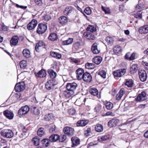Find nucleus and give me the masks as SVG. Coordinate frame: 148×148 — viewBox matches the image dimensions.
I'll use <instances>...</instances> for the list:
<instances>
[{
	"mask_svg": "<svg viewBox=\"0 0 148 148\" xmlns=\"http://www.w3.org/2000/svg\"><path fill=\"white\" fill-rule=\"evenodd\" d=\"M147 99V97L145 92L143 91L137 95L136 97L134 99V100L136 101L140 102L146 100Z\"/></svg>",
	"mask_w": 148,
	"mask_h": 148,
	"instance_id": "20e7f679",
	"label": "nucleus"
},
{
	"mask_svg": "<svg viewBox=\"0 0 148 148\" xmlns=\"http://www.w3.org/2000/svg\"><path fill=\"white\" fill-rule=\"evenodd\" d=\"M76 77L78 79H82L85 73L84 70L81 68H79L76 71Z\"/></svg>",
	"mask_w": 148,
	"mask_h": 148,
	"instance_id": "f8f14e48",
	"label": "nucleus"
},
{
	"mask_svg": "<svg viewBox=\"0 0 148 148\" xmlns=\"http://www.w3.org/2000/svg\"><path fill=\"white\" fill-rule=\"evenodd\" d=\"M40 139L37 137H34L32 140V141L34 144L35 146H38L39 145Z\"/></svg>",
	"mask_w": 148,
	"mask_h": 148,
	"instance_id": "37998d69",
	"label": "nucleus"
},
{
	"mask_svg": "<svg viewBox=\"0 0 148 148\" xmlns=\"http://www.w3.org/2000/svg\"><path fill=\"white\" fill-rule=\"evenodd\" d=\"M82 44L80 42H74L72 46V49L74 51H77L81 48Z\"/></svg>",
	"mask_w": 148,
	"mask_h": 148,
	"instance_id": "412c9836",
	"label": "nucleus"
},
{
	"mask_svg": "<svg viewBox=\"0 0 148 148\" xmlns=\"http://www.w3.org/2000/svg\"><path fill=\"white\" fill-rule=\"evenodd\" d=\"M55 79H51L47 82L45 84L46 88L49 90L54 88L56 85Z\"/></svg>",
	"mask_w": 148,
	"mask_h": 148,
	"instance_id": "6e6552de",
	"label": "nucleus"
},
{
	"mask_svg": "<svg viewBox=\"0 0 148 148\" xmlns=\"http://www.w3.org/2000/svg\"><path fill=\"white\" fill-rule=\"evenodd\" d=\"M73 41V39L69 38L67 40L63 41V44L64 45H68L72 44Z\"/></svg>",
	"mask_w": 148,
	"mask_h": 148,
	"instance_id": "ea45409f",
	"label": "nucleus"
},
{
	"mask_svg": "<svg viewBox=\"0 0 148 148\" xmlns=\"http://www.w3.org/2000/svg\"><path fill=\"white\" fill-rule=\"evenodd\" d=\"M41 142L43 147H47L49 145L50 143L48 139L47 138H44L42 139Z\"/></svg>",
	"mask_w": 148,
	"mask_h": 148,
	"instance_id": "58836bf2",
	"label": "nucleus"
},
{
	"mask_svg": "<svg viewBox=\"0 0 148 148\" xmlns=\"http://www.w3.org/2000/svg\"><path fill=\"white\" fill-rule=\"evenodd\" d=\"M47 29V25L43 23H39L36 32L39 34H42L45 33Z\"/></svg>",
	"mask_w": 148,
	"mask_h": 148,
	"instance_id": "7ed1b4c3",
	"label": "nucleus"
},
{
	"mask_svg": "<svg viewBox=\"0 0 148 148\" xmlns=\"http://www.w3.org/2000/svg\"><path fill=\"white\" fill-rule=\"evenodd\" d=\"M35 74L36 76L40 78L45 77L46 75V71L44 69H42L38 73L35 72Z\"/></svg>",
	"mask_w": 148,
	"mask_h": 148,
	"instance_id": "6ab92c4d",
	"label": "nucleus"
},
{
	"mask_svg": "<svg viewBox=\"0 0 148 148\" xmlns=\"http://www.w3.org/2000/svg\"><path fill=\"white\" fill-rule=\"evenodd\" d=\"M84 34L86 38L89 40H93L95 38V36L92 33L86 32L84 33Z\"/></svg>",
	"mask_w": 148,
	"mask_h": 148,
	"instance_id": "393cba45",
	"label": "nucleus"
},
{
	"mask_svg": "<svg viewBox=\"0 0 148 148\" xmlns=\"http://www.w3.org/2000/svg\"><path fill=\"white\" fill-rule=\"evenodd\" d=\"M142 64L145 69L148 70V63L146 62H143Z\"/></svg>",
	"mask_w": 148,
	"mask_h": 148,
	"instance_id": "69168bd1",
	"label": "nucleus"
},
{
	"mask_svg": "<svg viewBox=\"0 0 148 148\" xmlns=\"http://www.w3.org/2000/svg\"><path fill=\"white\" fill-rule=\"evenodd\" d=\"M19 40V38L17 36H12L10 40V44L11 46H15L17 44Z\"/></svg>",
	"mask_w": 148,
	"mask_h": 148,
	"instance_id": "f3484780",
	"label": "nucleus"
},
{
	"mask_svg": "<svg viewBox=\"0 0 148 148\" xmlns=\"http://www.w3.org/2000/svg\"><path fill=\"white\" fill-rule=\"evenodd\" d=\"M135 54L134 53H132L131 55L130 54V59H129V60H134L135 59Z\"/></svg>",
	"mask_w": 148,
	"mask_h": 148,
	"instance_id": "e2e57ef3",
	"label": "nucleus"
},
{
	"mask_svg": "<svg viewBox=\"0 0 148 148\" xmlns=\"http://www.w3.org/2000/svg\"><path fill=\"white\" fill-rule=\"evenodd\" d=\"M31 110L32 113L35 115H39L40 113L39 109L35 106H32L31 108Z\"/></svg>",
	"mask_w": 148,
	"mask_h": 148,
	"instance_id": "a211bd4d",
	"label": "nucleus"
},
{
	"mask_svg": "<svg viewBox=\"0 0 148 148\" xmlns=\"http://www.w3.org/2000/svg\"><path fill=\"white\" fill-rule=\"evenodd\" d=\"M125 85L128 87H132L133 85V82L132 80L129 79L127 80L125 82Z\"/></svg>",
	"mask_w": 148,
	"mask_h": 148,
	"instance_id": "09e8293b",
	"label": "nucleus"
},
{
	"mask_svg": "<svg viewBox=\"0 0 148 148\" xmlns=\"http://www.w3.org/2000/svg\"><path fill=\"white\" fill-rule=\"evenodd\" d=\"M23 56L26 58L30 57V51L27 49H25L23 51Z\"/></svg>",
	"mask_w": 148,
	"mask_h": 148,
	"instance_id": "2f4dec72",
	"label": "nucleus"
},
{
	"mask_svg": "<svg viewBox=\"0 0 148 148\" xmlns=\"http://www.w3.org/2000/svg\"><path fill=\"white\" fill-rule=\"evenodd\" d=\"M19 137L21 138H25L26 137L25 133L23 132L19 134Z\"/></svg>",
	"mask_w": 148,
	"mask_h": 148,
	"instance_id": "0e129e2a",
	"label": "nucleus"
},
{
	"mask_svg": "<svg viewBox=\"0 0 148 148\" xmlns=\"http://www.w3.org/2000/svg\"><path fill=\"white\" fill-rule=\"evenodd\" d=\"M88 123L87 120H81L78 121L77 123V126L79 127H84Z\"/></svg>",
	"mask_w": 148,
	"mask_h": 148,
	"instance_id": "4be33fe9",
	"label": "nucleus"
},
{
	"mask_svg": "<svg viewBox=\"0 0 148 148\" xmlns=\"http://www.w3.org/2000/svg\"><path fill=\"white\" fill-rule=\"evenodd\" d=\"M48 39L52 41H54L56 40V33H51L50 34L48 37Z\"/></svg>",
	"mask_w": 148,
	"mask_h": 148,
	"instance_id": "c03bdc74",
	"label": "nucleus"
},
{
	"mask_svg": "<svg viewBox=\"0 0 148 148\" xmlns=\"http://www.w3.org/2000/svg\"><path fill=\"white\" fill-rule=\"evenodd\" d=\"M58 21L60 24L64 25L67 22L68 19L66 17L62 16L59 18Z\"/></svg>",
	"mask_w": 148,
	"mask_h": 148,
	"instance_id": "cd10ccee",
	"label": "nucleus"
},
{
	"mask_svg": "<svg viewBox=\"0 0 148 148\" xmlns=\"http://www.w3.org/2000/svg\"><path fill=\"white\" fill-rule=\"evenodd\" d=\"M89 92L92 95L94 96L97 95L98 94V91L97 89L94 88H91Z\"/></svg>",
	"mask_w": 148,
	"mask_h": 148,
	"instance_id": "a19ab883",
	"label": "nucleus"
},
{
	"mask_svg": "<svg viewBox=\"0 0 148 148\" xmlns=\"http://www.w3.org/2000/svg\"><path fill=\"white\" fill-rule=\"evenodd\" d=\"M20 68L21 69H25L27 66V63L25 60H22L19 63Z\"/></svg>",
	"mask_w": 148,
	"mask_h": 148,
	"instance_id": "49530a36",
	"label": "nucleus"
},
{
	"mask_svg": "<svg viewBox=\"0 0 148 148\" xmlns=\"http://www.w3.org/2000/svg\"><path fill=\"white\" fill-rule=\"evenodd\" d=\"M82 79L85 82H90L92 80V77L89 73L86 72L84 73V75H83Z\"/></svg>",
	"mask_w": 148,
	"mask_h": 148,
	"instance_id": "2eb2a0df",
	"label": "nucleus"
},
{
	"mask_svg": "<svg viewBox=\"0 0 148 148\" xmlns=\"http://www.w3.org/2000/svg\"><path fill=\"white\" fill-rule=\"evenodd\" d=\"M44 18L45 21H48L51 19V17L48 15H46L45 16Z\"/></svg>",
	"mask_w": 148,
	"mask_h": 148,
	"instance_id": "774afa93",
	"label": "nucleus"
},
{
	"mask_svg": "<svg viewBox=\"0 0 148 148\" xmlns=\"http://www.w3.org/2000/svg\"><path fill=\"white\" fill-rule=\"evenodd\" d=\"M110 138V136L108 134L104 135L100 137L99 139H101V141H103L107 140L109 139Z\"/></svg>",
	"mask_w": 148,
	"mask_h": 148,
	"instance_id": "3c124183",
	"label": "nucleus"
},
{
	"mask_svg": "<svg viewBox=\"0 0 148 148\" xmlns=\"http://www.w3.org/2000/svg\"><path fill=\"white\" fill-rule=\"evenodd\" d=\"M91 132V130L90 128H88L87 129V130H85L84 134L86 136H87L89 135V133Z\"/></svg>",
	"mask_w": 148,
	"mask_h": 148,
	"instance_id": "052dcab7",
	"label": "nucleus"
},
{
	"mask_svg": "<svg viewBox=\"0 0 148 148\" xmlns=\"http://www.w3.org/2000/svg\"><path fill=\"white\" fill-rule=\"evenodd\" d=\"M1 135L3 137L10 138L14 136V133L12 131L9 129H5L1 132Z\"/></svg>",
	"mask_w": 148,
	"mask_h": 148,
	"instance_id": "f03ea898",
	"label": "nucleus"
},
{
	"mask_svg": "<svg viewBox=\"0 0 148 148\" xmlns=\"http://www.w3.org/2000/svg\"><path fill=\"white\" fill-rule=\"evenodd\" d=\"M114 38L111 36H108L105 38V40L109 45H111L113 43Z\"/></svg>",
	"mask_w": 148,
	"mask_h": 148,
	"instance_id": "f704fd0d",
	"label": "nucleus"
},
{
	"mask_svg": "<svg viewBox=\"0 0 148 148\" xmlns=\"http://www.w3.org/2000/svg\"><path fill=\"white\" fill-rule=\"evenodd\" d=\"M98 44L97 43H94L91 47V50L92 52L95 54H97L100 52V50L98 48Z\"/></svg>",
	"mask_w": 148,
	"mask_h": 148,
	"instance_id": "dca6fc26",
	"label": "nucleus"
},
{
	"mask_svg": "<svg viewBox=\"0 0 148 148\" xmlns=\"http://www.w3.org/2000/svg\"><path fill=\"white\" fill-rule=\"evenodd\" d=\"M53 118L52 114H46L44 117V120L47 121H49L52 120Z\"/></svg>",
	"mask_w": 148,
	"mask_h": 148,
	"instance_id": "e433bc0d",
	"label": "nucleus"
},
{
	"mask_svg": "<svg viewBox=\"0 0 148 148\" xmlns=\"http://www.w3.org/2000/svg\"><path fill=\"white\" fill-rule=\"evenodd\" d=\"M34 2L37 6H41L43 3L42 0H34Z\"/></svg>",
	"mask_w": 148,
	"mask_h": 148,
	"instance_id": "603ef678",
	"label": "nucleus"
},
{
	"mask_svg": "<svg viewBox=\"0 0 148 148\" xmlns=\"http://www.w3.org/2000/svg\"><path fill=\"white\" fill-rule=\"evenodd\" d=\"M142 12L140 11H139L136 14L134 15V17L136 18L140 19L142 18Z\"/></svg>",
	"mask_w": 148,
	"mask_h": 148,
	"instance_id": "4d7b16f0",
	"label": "nucleus"
},
{
	"mask_svg": "<svg viewBox=\"0 0 148 148\" xmlns=\"http://www.w3.org/2000/svg\"><path fill=\"white\" fill-rule=\"evenodd\" d=\"M84 12L88 15H90L91 13V10L90 7H87L84 10Z\"/></svg>",
	"mask_w": 148,
	"mask_h": 148,
	"instance_id": "6e6d98bb",
	"label": "nucleus"
},
{
	"mask_svg": "<svg viewBox=\"0 0 148 148\" xmlns=\"http://www.w3.org/2000/svg\"><path fill=\"white\" fill-rule=\"evenodd\" d=\"M138 32L141 34H145L148 33V25H146L140 27Z\"/></svg>",
	"mask_w": 148,
	"mask_h": 148,
	"instance_id": "4468645a",
	"label": "nucleus"
},
{
	"mask_svg": "<svg viewBox=\"0 0 148 148\" xmlns=\"http://www.w3.org/2000/svg\"><path fill=\"white\" fill-rule=\"evenodd\" d=\"M55 134L51 135L49 138V140L51 142H54L56 141L55 139Z\"/></svg>",
	"mask_w": 148,
	"mask_h": 148,
	"instance_id": "680f3d73",
	"label": "nucleus"
},
{
	"mask_svg": "<svg viewBox=\"0 0 148 148\" xmlns=\"http://www.w3.org/2000/svg\"><path fill=\"white\" fill-rule=\"evenodd\" d=\"M125 93V89L123 88H122L120 89L119 93L116 96V100H119L121 99L122 96Z\"/></svg>",
	"mask_w": 148,
	"mask_h": 148,
	"instance_id": "a878e982",
	"label": "nucleus"
},
{
	"mask_svg": "<svg viewBox=\"0 0 148 148\" xmlns=\"http://www.w3.org/2000/svg\"><path fill=\"white\" fill-rule=\"evenodd\" d=\"M98 74L103 78L106 77V72L104 71H100L98 73Z\"/></svg>",
	"mask_w": 148,
	"mask_h": 148,
	"instance_id": "864d4df0",
	"label": "nucleus"
},
{
	"mask_svg": "<svg viewBox=\"0 0 148 148\" xmlns=\"http://www.w3.org/2000/svg\"><path fill=\"white\" fill-rule=\"evenodd\" d=\"M25 84L23 82H20L16 84L15 87V89L17 92H21L25 88Z\"/></svg>",
	"mask_w": 148,
	"mask_h": 148,
	"instance_id": "423d86ee",
	"label": "nucleus"
},
{
	"mask_svg": "<svg viewBox=\"0 0 148 148\" xmlns=\"http://www.w3.org/2000/svg\"><path fill=\"white\" fill-rule=\"evenodd\" d=\"M44 44V43L42 41H40L38 43H37L35 47L36 51L39 52V49H40V48L42 47H43Z\"/></svg>",
	"mask_w": 148,
	"mask_h": 148,
	"instance_id": "473e14b6",
	"label": "nucleus"
},
{
	"mask_svg": "<svg viewBox=\"0 0 148 148\" xmlns=\"http://www.w3.org/2000/svg\"><path fill=\"white\" fill-rule=\"evenodd\" d=\"M101 105L98 104L97 105L95 108V112H98L101 109Z\"/></svg>",
	"mask_w": 148,
	"mask_h": 148,
	"instance_id": "bf43d9fd",
	"label": "nucleus"
},
{
	"mask_svg": "<svg viewBox=\"0 0 148 148\" xmlns=\"http://www.w3.org/2000/svg\"><path fill=\"white\" fill-rule=\"evenodd\" d=\"M138 69V65L137 64L132 65L130 68V71L132 74H133L136 72Z\"/></svg>",
	"mask_w": 148,
	"mask_h": 148,
	"instance_id": "c9c22d12",
	"label": "nucleus"
},
{
	"mask_svg": "<svg viewBox=\"0 0 148 148\" xmlns=\"http://www.w3.org/2000/svg\"><path fill=\"white\" fill-rule=\"evenodd\" d=\"M73 10V8L71 6H68L65 8L63 12L64 15H68L72 12Z\"/></svg>",
	"mask_w": 148,
	"mask_h": 148,
	"instance_id": "c756f323",
	"label": "nucleus"
},
{
	"mask_svg": "<svg viewBox=\"0 0 148 148\" xmlns=\"http://www.w3.org/2000/svg\"><path fill=\"white\" fill-rule=\"evenodd\" d=\"M105 106L106 108L108 110L111 109L113 107V104L111 102H107L105 104Z\"/></svg>",
	"mask_w": 148,
	"mask_h": 148,
	"instance_id": "8fccbe9b",
	"label": "nucleus"
},
{
	"mask_svg": "<svg viewBox=\"0 0 148 148\" xmlns=\"http://www.w3.org/2000/svg\"><path fill=\"white\" fill-rule=\"evenodd\" d=\"M114 51L116 53H119L121 51V48L119 46H117L114 48Z\"/></svg>",
	"mask_w": 148,
	"mask_h": 148,
	"instance_id": "de8ad7c7",
	"label": "nucleus"
},
{
	"mask_svg": "<svg viewBox=\"0 0 148 148\" xmlns=\"http://www.w3.org/2000/svg\"><path fill=\"white\" fill-rule=\"evenodd\" d=\"M102 60V58L99 56H97L94 57L93 60V62L96 64H99Z\"/></svg>",
	"mask_w": 148,
	"mask_h": 148,
	"instance_id": "7c9ffc66",
	"label": "nucleus"
},
{
	"mask_svg": "<svg viewBox=\"0 0 148 148\" xmlns=\"http://www.w3.org/2000/svg\"><path fill=\"white\" fill-rule=\"evenodd\" d=\"M85 67L86 69H92L95 68V65L94 64L92 63H88L86 64Z\"/></svg>",
	"mask_w": 148,
	"mask_h": 148,
	"instance_id": "79ce46f5",
	"label": "nucleus"
},
{
	"mask_svg": "<svg viewBox=\"0 0 148 148\" xmlns=\"http://www.w3.org/2000/svg\"><path fill=\"white\" fill-rule=\"evenodd\" d=\"M68 112L70 115H73L75 114V111L74 108H72L69 110Z\"/></svg>",
	"mask_w": 148,
	"mask_h": 148,
	"instance_id": "13d9d810",
	"label": "nucleus"
},
{
	"mask_svg": "<svg viewBox=\"0 0 148 148\" xmlns=\"http://www.w3.org/2000/svg\"><path fill=\"white\" fill-rule=\"evenodd\" d=\"M37 134L38 136L42 137L45 134V132L44 129L43 127L39 128L37 131Z\"/></svg>",
	"mask_w": 148,
	"mask_h": 148,
	"instance_id": "72a5a7b5",
	"label": "nucleus"
},
{
	"mask_svg": "<svg viewBox=\"0 0 148 148\" xmlns=\"http://www.w3.org/2000/svg\"><path fill=\"white\" fill-rule=\"evenodd\" d=\"M56 142L59 140V142H62L66 138V136L65 134L61 135L60 136L56 134Z\"/></svg>",
	"mask_w": 148,
	"mask_h": 148,
	"instance_id": "bb28decb",
	"label": "nucleus"
},
{
	"mask_svg": "<svg viewBox=\"0 0 148 148\" xmlns=\"http://www.w3.org/2000/svg\"><path fill=\"white\" fill-rule=\"evenodd\" d=\"M71 140L73 144L72 147H75L79 144L80 140L77 137H73Z\"/></svg>",
	"mask_w": 148,
	"mask_h": 148,
	"instance_id": "b1692460",
	"label": "nucleus"
},
{
	"mask_svg": "<svg viewBox=\"0 0 148 148\" xmlns=\"http://www.w3.org/2000/svg\"><path fill=\"white\" fill-rule=\"evenodd\" d=\"M56 65L54 64L52 66L50 69H48L47 72L49 74L50 77L52 79H55L56 77V72H55L54 69L56 68Z\"/></svg>",
	"mask_w": 148,
	"mask_h": 148,
	"instance_id": "9d476101",
	"label": "nucleus"
},
{
	"mask_svg": "<svg viewBox=\"0 0 148 148\" xmlns=\"http://www.w3.org/2000/svg\"><path fill=\"white\" fill-rule=\"evenodd\" d=\"M125 69H121L114 71L113 74L114 77H121L125 74Z\"/></svg>",
	"mask_w": 148,
	"mask_h": 148,
	"instance_id": "0eeeda50",
	"label": "nucleus"
},
{
	"mask_svg": "<svg viewBox=\"0 0 148 148\" xmlns=\"http://www.w3.org/2000/svg\"><path fill=\"white\" fill-rule=\"evenodd\" d=\"M87 31H90L91 32H93L96 30V27L93 25H89L86 29Z\"/></svg>",
	"mask_w": 148,
	"mask_h": 148,
	"instance_id": "a18cd8bd",
	"label": "nucleus"
},
{
	"mask_svg": "<svg viewBox=\"0 0 148 148\" xmlns=\"http://www.w3.org/2000/svg\"><path fill=\"white\" fill-rule=\"evenodd\" d=\"M3 114L5 116L9 119H12L14 117L13 113L9 110H5L3 112Z\"/></svg>",
	"mask_w": 148,
	"mask_h": 148,
	"instance_id": "5701e85b",
	"label": "nucleus"
},
{
	"mask_svg": "<svg viewBox=\"0 0 148 148\" xmlns=\"http://www.w3.org/2000/svg\"><path fill=\"white\" fill-rule=\"evenodd\" d=\"M38 22L35 19L32 20L27 25V29L29 30H32L34 29L37 26Z\"/></svg>",
	"mask_w": 148,
	"mask_h": 148,
	"instance_id": "9b49d317",
	"label": "nucleus"
},
{
	"mask_svg": "<svg viewBox=\"0 0 148 148\" xmlns=\"http://www.w3.org/2000/svg\"><path fill=\"white\" fill-rule=\"evenodd\" d=\"M55 128L56 126L55 125H54L53 126H52L49 129L50 132H52L54 131H55Z\"/></svg>",
	"mask_w": 148,
	"mask_h": 148,
	"instance_id": "338daca9",
	"label": "nucleus"
},
{
	"mask_svg": "<svg viewBox=\"0 0 148 148\" xmlns=\"http://www.w3.org/2000/svg\"><path fill=\"white\" fill-rule=\"evenodd\" d=\"M29 110V108L27 106H23L18 110V114L20 115L25 114L28 112Z\"/></svg>",
	"mask_w": 148,
	"mask_h": 148,
	"instance_id": "1a4fd4ad",
	"label": "nucleus"
},
{
	"mask_svg": "<svg viewBox=\"0 0 148 148\" xmlns=\"http://www.w3.org/2000/svg\"><path fill=\"white\" fill-rule=\"evenodd\" d=\"M144 4L140 3L139 2V3L136 6L135 8L136 10H140L144 8Z\"/></svg>",
	"mask_w": 148,
	"mask_h": 148,
	"instance_id": "5fc2aeb1",
	"label": "nucleus"
},
{
	"mask_svg": "<svg viewBox=\"0 0 148 148\" xmlns=\"http://www.w3.org/2000/svg\"><path fill=\"white\" fill-rule=\"evenodd\" d=\"M138 75L140 80L143 82H145L147 79V76L146 72L144 70L140 69L138 70Z\"/></svg>",
	"mask_w": 148,
	"mask_h": 148,
	"instance_id": "39448f33",
	"label": "nucleus"
},
{
	"mask_svg": "<svg viewBox=\"0 0 148 148\" xmlns=\"http://www.w3.org/2000/svg\"><path fill=\"white\" fill-rule=\"evenodd\" d=\"M77 85L75 82L68 83L66 85V90L64 91V94L66 97H69L74 93V91Z\"/></svg>",
	"mask_w": 148,
	"mask_h": 148,
	"instance_id": "f257e3e1",
	"label": "nucleus"
},
{
	"mask_svg": "<svg viewBox=\"0 0 148 148\" xmlns=\"http://www.w3.org/2000/svg\"><path fill=\"white\" fill-rule=\"evenodd\" d=\"M63 131L65 134L68 135L72 136L74 134V129L73 128L69 127H64Z\"/></svg>",
	"mask_w": 148,
	"mask_h": 148,
	"instance_id": "ddd939ff",
	"label": "nucleus"
},
{
	"mask_svg": "<svg viewBox=\"0 0 148 148\" xmlns=\"http://www.w3.org/2000/svg\"><path fill=\"white\" fill-rule=\"evenodd\" d=\"M95 130L99 132H102L103 131V126L100 124H97L95 127Z\"/></svg>",
	"mask_w": 148,
	"mask_h": 148,
	"instance_id": "4c0bfd02",
	"label": "nucleus"
},
{
	"mask_svg": "<svg viewBox=\"0 0 148 148\" xmlns=\"http://www.w3.org/2000/svg\"><path fill=\"white\" fill-rule=\"evenodd\" d=\"M119 121V120L117 119H113L110 120L108 123V125L110 127H114L116 125Z\"/></svg>",
	"mask_w": 148,
	"mask_h": 148,
	"instance_id": "aec40b11",
	"label": "nucleus"
},
{
	"mask_svg": "<svg viewBox=\"0 0 148 148\" xmlns=\"http://www.w3.org/2000/svg\"><path fill=\"white\" fill-rule=\"evenodd\" d=\"M86 100V98L83 99L82 97H81L77 99L75 103L76 105L79 106L84 103Z\"/></svg>",
	"mask_w": 148,
	"mask_h": 148,
	"instance_id": "c85d7f7f",
	"label": "nucleus"
}]
</instances>
